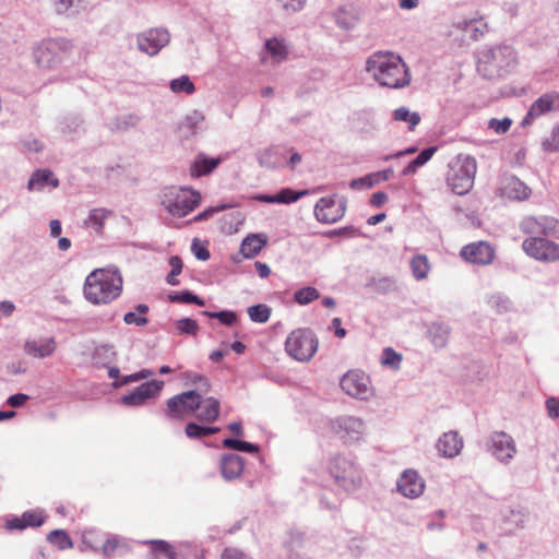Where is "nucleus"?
<instances>
[{
  "mask_svg": "<svg viewBox=\"0 0 559 559\" xmlns=\"http://www.w3.org/2000/svg\"><path fill=\"white\" fill-rule=\"evenodd\" d=\"M221 157H207L204 153H199L190 165V176L200 178L211 174L221 163Z\"/></svg>",
  "mask_w": 559,
  "mask_h": 559,
  "instance_id": "5701e85b",
  "label": "nucleus"
},
{
  "mask_svg": "<svg viewBox=\"0 0 559 559\" xmlns=\"http://www.w3.org/2000/svg\"><path fill=\"white\" fill-rule=\"evenodd\" d=\"M47 539L50 544L57 546L60 550H67L73 547V543L69 534L62 530H55L50 532L47 536Z\"/></svg>",
  "mask_w": 559,
  "mask_h": 559,
  "instance_id": "f704fd0d",
  "label": "nucleus"
},
{
  "mask_svg": "<svg viewBox=\"0 0 559 559\" xmlns=\"http://www.w3.org/2000/svg\"><path fill=\"white\" fill-rule=\"evenodd\" d=\"M318 349V340L309 329L294 330L286 338V353L298 361H309Z\"/></svg>",
  "mask_w": 559,
  "mask_h": 559,
  "instance_id": "39448f33",
  "label": "nucleus"
},
{
  "mask_svg": "<svg viewBox=\"0 0 559 559\" xmlns=\"http://www.w3.org/2000/svg\"><path fill=\"white\" fill-rule=\"evenodd\" d=\"M224 209H225V205H222V206H218V207H215V209H207V210L203 211L202 213L198 214L194 217V221L195 222H201V221L207 219L213 213L218 212V211L224 210Z\"/></svg>",
  "mask_w": 559,
  "mask_h": 559,
  "instance_id": "0e129e2a",
  "label": "nucleus"
},
{
  "mask_svg": "<svg viewBox=\"0 0 559 559\" xmlns=\"http://www.w3.org/2000/svg\"><path fill=\"white\" fill-rule=\"evenodd\" d=\"M152 374H153V372L151 370L143 369L136 373H132L130 376L124 377L122 383L135 382V381L142 380V379H146V378L151 377Z\"/></svg>",
  "mask_w": 559,
  "mask_h": 559,
  "instance_id": "6e6d98bb",
  "label": "nucleus"
},
{
  "mask_svg": "<svg viewBox=\"0 0 559 559\" xmlns=\"http://www.w3.org/2000/svg\"><path fill=\"white\" fill-rule=\"evenodd\" d=\"M136 312H127L123 317V321L127 324H134L138 326H143L147 324L148 320L144 316H138L139 314H146L148 312V307L144 304H140L135 307Z\"/></svg>",
  "mask_w": 559,
  "mask_h": 559,
  "instance_id": "e433bc0d",
  "label": "nucleus"
},
{
  "mask_svg": "<svg viewBox=\"0 0 559 559\" xmlns=\"http://www.w3.org/2000/svg\"><path fill=\"white\" fill-rule=\"evenodd\" d=\"M219 431L218 427H206L201 426L195 423H189L187 424L185 428L186 436L190 439H200L204 438L214 433H217Z\"/></svg>",
  "mask_w": 559,
  "mask_h": 559,
  "instance_id": "72a5a7b5",
  "label": "nucleus"
},
{
  "mask_svg": "<svg viewBox=\"0 0 559 559\" xmlns=\"http://www.w3.org/2000/svg\"><path fill=\"white\" fill-rule=\"evenodd\" d=\"M366 70L381 86L402 88L411 83L408 67L391 51L373 52L366 61Z\"/></svg>",
  "mask_w": 559,
  "mask_h": 559,
  "instance_id": "f257e3e1",
  "label": "nucleus"
},
{
  "mask_svg": "<svg viewBox=\"0 0 559 559\" xmlns=\"http://www.w3.org/2000/svg\"><path fill=\"white\" fill-rule=\"evenodd\" d=\"M393 175L392 169H384L366 175L365 177L357 178L350 181L352 189L372 188L376 185L388 181Z\"/></svg>",
  "mask_w": 559,
  "mask_h": 559,
  "instance_id": "a878e982",
  "label": "nucleus"
},
{
  "mask_svg": "<svg viewBox=\"0 0 559 559\" xmlns=\"http://www.w3.org/2000/svg\"><path fill=\"white\" fill-rule=\"evenodd\" d=\"M169 41L166 29L153 28L138 36L139 49L150 56L156 55Z\"/></svg>",
  "mask_w": 559,
  "mask_h": 559,
  "instance_id": "4468645a",
  "label": "nucleus"
},
{
  "mask_svg": "<svg viewBox=\"0 0 559 559\" xmlns=\"http://www.w3.org/2000/svg\"><path fill=\"white\" fill-rule=\"evenodd\" d=\"M164 385L163 381H147L140 384L131 393L122 396V403L127 406H139L147 400L157 396Z\"/></svg>",
  "mask_w": 559,
  "mask_h": 559,
  "instance_id": "2eb2a0df",
  "label": "nucleus"
},
{
  "mask_svg": "<svg viewBox=\"0 0 559 559\" xmlns=\"http://www.w3.org/2000/svg\"><path fill=\"white\" fill-rule=\"evenodd\" d=\"M168 298L171 302L195 304L198 306H204V300L189 290L171 294Z\"/></svg>",
  "mask_w": 559,
  "mask_h": 559,
  "instance_id": "c03bdc74",
  "label": "nucleus"
},
{
  "mask_svg": "<svg viewBox=\"0 0 559 559\" xmlns=\"http://www.w3.org/2000/svg\"><path fill=\"white\" fill-rule=\"evenodd\" d=\"M223 447L227 449H234L238 451H243L248 453H257L259 452V447L257 444L247 442V441H240L231 438H227L223 440Z\"/></svg>",
  "mask_w": 559,
  "mask_h": 559,
  "instance_id": "ea45409f",
  "label": "nucleus"
},
{
  "mask_svg": "<svg viewBox=\"0 0 559 559\" xmlns=\"http://www.w3.org/2000/svg\"><path fill=\"white\" fill-rule=\"evenodd\" d=\"M56 342L52 337L44 340H33L25 344V350L35 358H45L51 356L56 350Z\"/></svg>",
  "mask_w": 559,
  "mask_h": 559,
  "instance_id": "b1692460",
  "label": "nucleus"
},
{
  "mask_svg": "<svg viewBox=\"0 0 559 559\" xmlns=\"http://www.w3.org/2000/svg\"><path fill=\"white\" fill-rule=\"evenodd\" d=\"M320 294L314 287H304L295 292L294 299L299 305H307L313 300H317Z\"/></svg>",
  "mask_w": 559,
  "mask_h": 559,
  "instance_id": "a19ab883",
  "label": "nucleus"
},
{
  "mask_svg": "<svg viewBox=\"0 0 559 559\" xmlns=\"http://www.w3.org/2000/svg\"><path fill=\"white\" fill-rule=\"evenodd\" d=\"M118 547L117 539H107L102 547L104 555L111 556Z\"/></svg>",
  "mask_w": 559,
  "mask_h": 559,
  "instance_id": "680f3d73",
  "label": "nucleus"
},
{
  "mask_svg": "<svg viewBox=\"0 0 559 559\" xmlns=\"http://www.w3.org/2000/svg\"><path fill=\"white\" fill-rule=\"evenodd\" d=\"M399 491L407 498H417L425 490V481L415 469H406L397 481Z\"/></svg>",
  "mask_w": 559,
  "mask_h": 559,
  "instance_id": "6ab92c4d",
  "label": "nucleus"
},
{
  "mask_svg": "<svg viewBox=\"0 0 559 559\" xmlns=\"http://www.w3.org/2000/svg\"><path fill=\"white\" fill-rule=\"evenodd\" d=\"M49 227H50V235L52 237L60 236V234H61V223H60V221L51 219L50 224H49Z\"/></svg>",
  "mask_w": 559,
  "mask_h": 559,
  "instance_id": "338daca9",
  "label": "nucleus"
},
{
  "mask_svg": "<svg viewBox=\"0 0 559 559\" xmlns=\"http://www.w3.org/2000/svg\"><path fill=\"white\" fill-rule=\"evenodd\" d=\"M543 147L546 152L559 151V123L554 127L550 135L543 141Z\"/></svg>",
  "mask_w": 559,
  "mask_h": 559,
  "instance_id": "de8ad7c7",
  "label": "nucleus"
},
{
  "mask_svg": "<svg viewBox=\"0 0 559 559\" xmlns=\"http://www.w3.org/2000/svg\"><path fill=\"white\" fill-rule=\"evenodd\" d=\"M266 237L251 234L242 240L240 252L245 258H253L262 250V248L266 245Z\"/></svg>",
  "mask_w": 559,
  "mask_h": 559,
  "instance_id": "c85d7f7f",
  "label": "nucleus"
},
{
  "mask_svg": "<svg viewBox=\"0 0 559 559\" xmlns=\"http://www.w3.org/2000/svg\"><path fill=\"white\" fill-rule=\"evenodd\" d=\"M47 186L57 188L59 186V180L55 177L52 171L48 169H38L31 177L27 188L28 190H41Z\"/></svg>",
  "mask_w": 559,
  "mask_h": 559,
  "instance_id": "cd10ccee",
  "label": "nucleus"
},
{
  "mask_svg": "<svg viewBox=\"0 0 559 559\" xmlns=\"http://www.w3.org/2000/svg\"><path fill=\"white\" fill-rule=\"evenodd\" d=\"M393 118L396 121H404L408 123L409 130H414L420 122V116L418 112L409 111L406 107H400L394 110Z\"/></svg>",
  "mask_w": 559,
  "mask_h": 559,
  "instance_id": "c9c22d12",
  "label": "nucleus"
},
{
  "mask_svg": "<svg viewBox=\"0 0 559 559\" xmlns=\"http://www.w3.org/2000/svg\"><path fill=\"white\" fill-rule=\"evenodd\" d=\"M342 390L349 396L369 400L373 396V388L369 376L358 369L347 371L341 379Z\"/></svg>",
  "mask_w": 559,
  "mask_h": 559,
  "instance_id": "1a4fd4ad",
  "label": "nucleus"
},
{
  "mask_svg": "<svg viewBox=\"0 0 559 559\" xmlns=\"http://www.w3.org/2000/svg\"><path fill=\"white\" fill-rule=\"evenodd\" d=\"M46 516L41 510H28L21 516L7 521L9 530H25L27 527H38L44 524Z\"/></svg>",
  "mask_w": 559,
  "mask_h": 559,
  "instance_id": "4be33fe9",
  "label": "nucleus"
},
{
  "mask_svg": "<svg viewBox=\"0 0 559 559\" xmlns=\"http://www.w3.org/2000/svg\"><path fill=\"white\" fill-rule=\"evenodd\" d=\"M388 201V195L384 192H376L370 199V204L380 207Z\"/></svg>",
  "mask_w": 559,
  "mask_h": 559,
  "instance_id": "052dcab7",
  "label": "nucleus"
},
{
  "mask_svg": "<svg viewBox=\"0 0 559 559\" xmlns=\"http://www.w3.org/2000/svg\"><path fill=\"white\" fill-rule=\"evenodd\" d=\"M177 334L182 335H197L199 331V324L195 320L190 318H182L175 322Z\"/></svg>",
  "mask_w": 559,
  "mask_h": 559,
  "instance_id": "58836bf2",
  "label": "nucleus"
},
{
  "mask_svg": "<svg viewBox=\"0 0 559 559\" xmlns=\"http://www.w3.org/2000/svg\"><path fill=\"white\" fill-rule=\"evenodd\" d=\"M490 451L501 462L513 457L516 452L514 440L503 431L493 432L490 439Z\"/></svg>",
  "mask_w": 559,
  "mask_h": 559,
  "instance_id": "aec40b11",
  "label": "nucleus"
},
{
  "mask_svg": "<svg viewBox=\"0 0 559 559\" xmlns=\"http://www.w3.org/2000/svg\"><path fill=\"white\" fill-rule=\"evenodd\" d=\"M540 236L527 237L522 242L523 251L532 259L554 263L559 261V243Z\"/></svg>",
  "mask_w": 559,
  "mask_h": 559,
  "instance_id": "6e6552de",
  "label": "nucleus"
},
{
  "mask_svg": "<svg viewBox=\"0 0 559 559\" xmlns=\"http://www.w3.org/2000/svg\"><path fill=\"white\" fill-rule=\"evenodd\" d=\"M221 559H252V558L238 549L226 548L223 551Z\"/></svg>",
  "mask_w": 559,
  "mask_h": 559,
  "instance_id": "5fc2aeb1",
  "label": "nucleus"
},
{
  "mask_svg": "<svg viewBox=\"0 0 559 559\" xmlns=\"http://www.w3.org/2000/svg\"><path fill=\"white\" fill-rule=\"evenodd\" d=\"M198 409L194 414L199 421L213 424L218 419L221 413V404L217 399L212 396L202 399V396L198 393Z\"/></svg>",
  "mask_w": 559,
  "mask_h": 559,
  "instance_id": "412c9836",
  "label": "nucleus"
},
{
  "mask_svg": "<svg viewBox=\"0 0 559 559\" xmlns=\"http://www.w3.org/2000/svg\"><path fill=\"white\" fill-rule=\"evenodd\" d=\"M305 194H306V191L297 192V191L286 188L276 194V198H277L276 200H277V203L288 204L292 202H296Z\"/></svg>",
  "mask_w": 559,
  "mask_h": 559,
  "instance_id": "8fccbe9b",
  "label": "nucleus"
},
{
  "mask_svg": "<svg viewBox=\"0 0 559 559\" xmlns=\"http://www.w3.org/2000/svg\"><path fill=\"white\" fill-rule=\"evenodd\" d=\"M463 447V441L456 432L450 431L443 433L437 443L440 453L447 457L457 455Z\"/></svg>",
  "mask_w": 559,
  "mask_h": 559,
  "instance_id": "393cba45",
  "label": "nucleus"
},
{
  "mask_svg": "<svg viewBox=\"0 0 559 559\" xmlns=\"http://www.w3.org/2000/svg\"><path fill=\"white\" fill-rule=\"evenodd\" d=\"M437 151V147L435 146H431V147H427L425 150H423L414 160V163L420 167L423 165H425L435 154V152Z\"/></svg>",
  "mask_w": 559,
  "mask_h": 559,
  "instance_id": "603ef678",
  "label": "nucleus"
},
{
  "mask_svg": "<svg viewBox=\"0 0 559 559\" xmlns=\"http://www.w3.org/2000/svg\"><path fill=\"white\" fill-rule=\"evenodd\" d=\"M402 355L396 353L393 348L386 347L382 352L381 364L394 370L400 368Z\"/></svg>",
  "mask_w": 559,
  "mask_h": 559,
  "instance_id": "79ce46f5",
  "label": "nucleus"
},
{
  "mask_svg": "<svg viewBox=\"0 0 559 559\" xmlns=\"http://www.w3.org/2000/svg\"><path fill=\"white\" fill-rule=\"evenodd\" d=\"M409 264H411L412 274L417 281H423L428 277V274L431 270V265L429 263L427 255L416 254L411 260Z\"/></svg>",
  "mask_w": 559,
  "mask_h": 559,
  "instance_id": "7c9ffc66",
  "label": "nucleus"
},
{
  "mask_svg": "<svg viewBox=\"0 0 559 559\" xmlns=\"http://www.w3.org/2000/svg\"><path fill=\"white\" fill-rule=\"evenodd\" d=\"M198 392L190 390L177 394L166 402L164 414L173 420H182L198 409Z\"/></svg>",
  "mask_w": 559,
  "mask_h": 559,
  "instance_id": "9d476101",
  "label": "nucleus"
},
{
  "mask_svg": "<svg viewBox=\"0 0 559 559\" xmlns=\"http://www.w3.org/2000/svg\"><path fill=\"white\" fill-rule=\"evenodd\" d=\"M532 190L519 178L506 176L500 181L499 194L509 200L524 201L530 198Z\"/></svg>",
  "mask_w": 559,
  "mask_h": 559,
  "instance_id": "a211bd4d",
  "label": "nucleus"
},
{
  "mask_svg": "<svg viewBox=\"0 0 559 559\" xmlns=\"http://www.w3.org/2000/svg\"><path fill=\"white\" fill-rule=\"evenodd\" d=\"M28 395L26 394H23V393H17V394H14V395H11L9 399H8V404L12 407H20L22 406L27 400H28Z\"/></svg>",
  "mask_w": 559,
  "mask_h": 559,
  "instance_id": "13d9d810",
  "label": "nucleus"
},
{
  "mask_svg": "<svg viewBox=\"0 0 559 559\" xmlns=\"http://www.w3.org/2000/svg\"><path fill=\"white\" fill-rule=\"evenodd\" d=\"M169 265L171 270L166 277V282L173 286L178 285L179 281L177 280V276L182 272V260L178 255H173L169 259Z\"/></svg>",
  "mask_w": 559,
  "mask_h": 559,
  "instance_id": "a18cd8bd",
  "label": "nucleus"
},
{
  "mask_svg": "<svg viewBox=\"0 0 559 559\" xmlns=\"http://www.w3.org/2000/svg\"><path fill=\"white\" fill-rule=\"evenodd\" d=\"M328 473L332 477L335 487L345 492L356 491L364 484V476L358 465L341 454L331 457Z\"/></svg>",
  "mask_w": 559,
  "mask_h": 559,
  "instance_id": "7ed1b4c3",
  "label": "nucleus"
},
{
  "mask_svg": "<svg viewBox=\"0 0 559 559\" xmlns=\"http://www.w3.org/2000/svg\"><path fill=\"white\" fill-rule=\"evenodd\" d=\"M199 192L190 189H168L162 199L164 207L174 216L183 217L191 213L200 203Z\"/></svg>",
  "mask_w": 559,
  "mask_h": 559,
  "instance_id": "423d86ee",
  "label": "nucleus"
},
{
  "mask_svg": "<svg viewBox=\"0 0 559 559\" xmlns=\"http://www.w3.org/2000/svg\"><path fill=\"white\" fill-rule=\"evenodd\" d=\"M520 228L530 237L543 235L559 238V221L554 217L530 215L521 221Z\"/></svg>",
  "mask_w": 559,
  "mask_h": 559,
  "instance_id": "f8f14e48",
  "label": "nucleus"
},
{
  "mask_svg": "<svg viewBox=\"0 0 559 559\" xmlns=\"http://www.w3.org/2000/svg\"><path fill=\"white\" fill-rule=\"evenodd\" d=\"M511 124H512V121L509 118H503L501 120L493 118L489 121V128L495 130L499 134H503V133L508 132Z\"/></svg>",
  "mask_w": 559,
  "mask_h": 559,
  "instance_id": "3c124183",
  "label": "nucleus"
},
{
  "mask_svg": "<svg viewBox=\"0 0 559 559\" xmlns=\"http://www.w3.org/2000/svg\"><path fill=\"white\" fill-rule=\"evenodd\" d=\"M254 265H255V269L261 277L265 278L270 275L271 270L266 263L257 261Z\"/></svg>",
  "mask_w": 559,
  "mask_h": 559,
  "instance_id": "69168bd1",
  "label": "nucleus"
},
{
  "mask_svg": "<svg viewBox=\"0 0 559 559\" xmlns=\"http://www.w3.org/2000/svg\"><path fill=\"white\" fill-rule=\"evenodd\" d=\"M418 0H400V8L403 10L415 9L418 5Z\"/></svg>",
  "mask_w": 559,
  "mask_h": 559,
  "instance_id": "774afa93",
  "label": "nucleus"
},
{
  "mask_svg": "<svg viewBox=\"0 0 559 559\" xmlns=\"http://www.w3.org/2000/svg\"><path fill=\"white\" fill-rule=\"evenodd\" d=\"M331 429L345 444L361 441L365 433L362 420L353 416L338 417L332 420Z\"/></svg>",
  "mask_w": 559,
  "mask_h": 559,
  "instance_id": "9b49d317",
  "label": "nucleus"
},
{
  "mask_svg": "<svg viewBox=\"0 0 559 559\" xmlns=\"http://www.w3.org/2000/svg\"><path fill=\"white\" fill-rule=\"evenodd\" d=\"M72 48L71 41L68 39H47L37 46L34 57L39 67L50 69L67 61L71 56Z\"/></svg>",
  "mask_w": 559,
  "mask_h": 559,
  "instance_id": "20e7f679",
  "label": "nucleus"
},
{
  "mask_svg": "<svg viewBox=\"0 0 559 559\" xmlns=\"http://www.w3.org/2000/svg\"><path fill=\"white\" fill-rule=\"evenodd\" d=\"M221 471L226 479L238 477L243 471L242 459L234 453L223 455L221 459Z\"/></svg>",
  "mask_w": 559,
  "mask_h": 559,
  "instance_id": "bb28decb",
  "label": "nucleus"
},
{
  "mask_svg": "<svg viewBox=\"0 0 559 559\" xmlns=\"http://www.w3.org/2000/svg\"><path fill=\"white\" fill-rule=\"evenodd\" d=\"M286 12H296L304 8L306 0H277Z\"/></svg>",
  "mask_w": 559,
  "mask_h": 559,
  "instance_id": "864d4df0",
  "label": "nucleus"
},
{
  "mask_svg": "<svg viewBox=\"0 0 559 559\" xmlns=\"http://www.w3.org/2000/svg\"><path fill=\"white\" fill-rule=\"evenodd\" d=\"M123 278L114 266L95 269L85 278L83 295L92 305H108L122 293Z\"/></svg>",
  "mask_w": 559,
  "mask_h": 559,
  "instance_id": "f03ea898",
  "label": "nucleus"
},
{
  "mask_svg": "<svg viewBox=\"0 0 559 559\" xmlns=\"http://www.w3.org/2000/svg\"><path fill=\"white\" fill-rule=\"evenodd\" d=\"M170 90L174 93H186L191 95L195 91V86L193 82L187 75H182L178 79H175L170 82Z\"/></svg>",
  "mask_w": 559,
  "mask_h": 559,
  "instance_id": "4c0bfd02",
  "label": "nucleus"
},
{
  "mask_svg": "<svg viewBox=\"0 0 559 559\" xmlns=\"http://www.w3.org/2000/svg\"><path fill=\"white\" fill-rule=\"evenodd\" d=\"M151 546L153 559H176L173 546L165 540L153 539L145 542Z\"/></svg>",
  "mask_w": 559,
  "mask_h": 559,
  "instance_id": "2f4dec72",
  "label": "nucleus"
},
{
  "mask_svg": "<svg viewBox=\"0 0 559 559\" xmlns=\"http://www.w3.org/2000/svg\"><path fill=\"white\" fill-rule=\"evenodd\" d=\"M546 407L550 417H559V401L556 397H549L546 401Z\"/></svg>",
  "mask_w": 559,
  "mask_h": 559,
  "instance_id": "4d7b16f0",
  "label": "nucleus"
},
{
  "mask_svg": "<svg viewBox=\"0 0 559 559\" xmlns=\"http://www.w3.org/2000/svg\"><path fill=\"white\" fill-rule=\"evenodd\" d=\"M346 211V204L334 197L321 198L314 206L316 218L323 224H333L340 221Z\"/></svg>",
  "mask_w": 559,
  "mask_h": 559,
  "instance_id": "ddd939ff",
  "label": "nucleus"
},
{
  "mask_svg": "<svg viewBox=\"0 0 559 559\" xmlns=\"http://www.w3.org/2000/svg\"><path fill=\"white\" fill-rule=\"evenodd\" d=\"M83 0H53V10L57 14H64L70 9H80Z\"/></svg>",
  "mask_w": 559,
  "mask_h": 559,
  "instance_id": "49530a36",
  "label": "nucleus"
},
{
  "mask_svg": "<svg viewBox=\"0 0 559 559\" xmlns=\"http://www.w3.org/2000/svg\"><path fill=\"white\" fill-rule=\"evenodd\" d=\"M248 314L253 322L264 323L270 319L271 310L265 305L251 306Z\"/></svg>",
  "mask_w": 559,
  "mask_h": 559,
  "instance_id": "37998d69",
  "label": "nucleus"
},
{
  "mask_svg": "<svg viewBox=\"0 0 559 559\" xmlns=\"http://www.w3.org/2000/svg\"><path fill=\"white\" fill-rule=\"evenodd\" d=\"M475 171L476 164L474 159L469 157L457 158L450 164V171L447 176L448 186L459 195L467 193L473 187Z\"/></svg>",
  "mask_w": 559,
  "mask_h": 559,
  "instance_id": "0eeeda50",
  "label": "nucleus"
},
{
  "mask_svg": "<svg viewBox=\"0 0 559 559\" xmlns=\"http://www.w3.org/2000/svg\"><path fill=\"white\" fill-rule=\"evenodd\" d=\"M552 110H559V92H549L540 95L530 107L523 122L528 124L533 120Z\"/></svg>",
  "mask_w": 559,
  "mask_h": 559,
  "instance_id": "dca6fc26",
  "label": "nucleus"
},
{
  "mask_svg": "<svg viewBox=\"0 0 559 559\" xmlns=\"http://www.w3.org/2000/svg\"><path fill=\"white\" fill-rule=\"evenodd\" d=\"M109 214L110 212L105 209H94L90 212L85 221V226L94 229L97 234H100L103 231L104 223Z\"/></svg>",
  "mask_w": 559,
  "mask_h": 559,
  "instance_id": "473e14b6",
  "label": "nucleus"
},
{
  "mask_svg": "<svg viewBox=\"0 0 559 559\" xmlns=\"http://www.w3.org/2000/svg\"><path fill=\"white\" fill-rule=\"evenodd\" d=\"M331 329H333L335 336L338 338H343L347 334L346 330L342 326V320L340 318L332 320Z\"/></svg>",
  "mask_w": 559,
  "mask_h": 559,
  "instance_id": "bf43d9fd",
  "label": "nucleus"
},
{
  "mask_svg": "<svg viewBox=\"0 0 559 559\" xmlns=\"http://www.w3.org/2000/svg\"><path fill=\"white\" fill-rule=\"evenodd\" d=\"M265 49L271 55L272 60L276 63L286 60L289 53L284 40L276 37L265 41Z\"/></svg>",
  "mask_w": 559,
  "mask_h": 559,
  "instance_id": "c756f323",
  "label": "nucleus"
},
{
  "mask_svg": "<svg viewBox=\"0 0 559 559\" xmlns=\"http://www.w3.org/2000/svg\"><path fill=\"white\" fill-rule=\"evenodd\" d=\"M203 314L206 317H210V318H216L219 320L221 323H223L225 325H233L237 321V316L233 311H226V310H223L219 312L204 311Z\"/></svg>",
  "mask_w": 559,
  "mask_h": 559,
  "instance_id": "09e8293b",
  "label": "nucleus"
},
{
  "mask_svg": "<svg viewBox=\"0 0 559 559\" xmlns=\"http://www.w3.org/2000/svg\"><path fill=\"white\" fill-rule=\"evenodd\" d=\"M461 257L474 264H489L495 257L493 248L485 241L466 245L461 250Z\"/></svg>",
  "mask_w": 559,
  "mask_h": 559,
  "instance_id": "f3484780",
  "label": "nucleus"
},
{
  "mask_svg": "<svg viewBox=\"0 0 559 559\" xmlns=\"http://www.w3.org/2000/svg\"><path fill=\"white\" fill-rule=\"evenodd\" d=\"M192 249L194 251L195 257L199 260L206 261L210 259V252L206 248H204V247L197 248V243L193 242Z\"/></svg>",
  "mask_w": 559,
  "mask_h": 559,
  "instance_id": "e2e57ef3",
  "label": "nucleus"
}]
</instances>
